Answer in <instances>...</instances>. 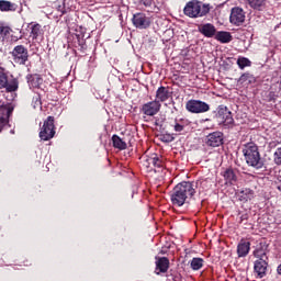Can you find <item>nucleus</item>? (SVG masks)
I'll return each mask as SVG.
<instances>
[{
  "label": "nucleus",
  "instance_id": "f257e3e1",
  "mask_svg": "<svg viewBox=\"0 0 281 281\" xmlns=\"http://www.w3.org/2000/svg\"><path fill=\"white\" fill-rule=\"evenodd\" d=\"M195 193L196 190L194 189V184H192L191 182L178 183L171 191V203L177 207H181L186 204V201H188V199H192Z\"/></svg>",
  "mask_w": 281,
  "mask_h": 281
},
{
  "label": "nucleus",
  "instance_id": "f03ea898",
  "mask_svg": "<svg viewBox=\"0 0 281 281\" xmlns=\"http://www.w3.org/2000/svg\"><path fill=\"white\" fill-rule=\"evenodd\" d=\"M243 154L246 159V162L248 166H251L252 168H256L259 170V168H262V159L260 158V151L258 150V145L254 142L245 143L243 145Z\"/></svg>",
  "mask_w": 281,
  "mask_h": 281
},
{
  "label": "nucleus",
  "instance_id": "7ed1b4c3",
  "mask_svg": "<svg viewBox=\"0 0 281 281\" xmlns=\"http://www.w3.org/2000/svg\"><path fill=\"white\" fill-rule=\"evenodd\" d=\"M183 12L186 16H189L190 19H199L210 14V4L192 0L186 4Z\"/></svg>",
  "mask_w": 281,
  "mask_h": 281
},
{
  "label": "nucleus",
  "instance_id": "20e7f679",
  "mask_svg": "<svg viewBox=\"0 0 281 281\" xmlns=\"http://www.w3.org/2000/svg\"><path fill=\"white\" fill-rule=\"evenodd\" d=\"M0 89H5L7 93L19 91V79L14 77L8 78L5 69L0 68Z\"/></svg>",
  "mask_w": 281,
  "mask_h": 281
},
{
  "label": "nucleus",
  "instance_id": "39448f33",
  "mask_svg": "<svg viewBox=\"0 0 281 281\" xmlns=\"http://www.w3.org/2000/svg\"><path fill=\"white\" fill-rule=\"evenodd\" d=\"M55 135L56 125H54V116H48L41 127L40 138L43 139V142H49V139L54 138Z\"/></svg>",
  "mask_w": 281,
  "mask_h": 281
},
{
  "label": "nucleus",
  "instance_id": "423d86ee",
  "mask_svg": "<svg viewBox=\"0 0 281 281\" xmlns=\"http://www.w3.org/2000/svg\"><path fill=\"white\" fill-rule=\"evenodd\" d=\"M186 109L189 113H207L210 111V104L201 100H189L186 103Z\"/></svg>",
  "mask_w": 281,
  "mask_h": 281
},
{
  "label": "nucleus",
  "instance_id": "0eeeda50",
  "mask_svg": "<svg viewBox=\"0 0 281 281\" xmlns=\"http://www.w3.org/2000/svg\"><path fill=\"white\" fill-rule=\"evenodd\" d=\"M217 122L223 124V126H234V117L232 116V112L227 109V106L220 105L217 110Z\"/></svg>",
  "mask_w": 281,
  "mask_h": 281
},
{
  "label": "nucleus",
  "instance_id": "6e6552de",
  "mask_svg": "<svg viewBox=\"0 0 281 281\" xmlns=\"http://www.w3.org/2000/svg\"><path fill=\"white\" fill-rule=\"evenodd\" d=\"M11 54L14 63H18V65H25L30 58L27 48H25L23 45L15 46Z\"/></svg>",
  "mask_w": 281,
  "mask_h": 281
},
{
  "label": "nucleus",
  "instance_id": "1a4fd4ad",
  "mask_svg": "<svg viewBox=\"0 0 281 281\" xmlns=\"http://www.w3.org/2000/svg\"><path fill=\"white\" fill-rule=\"evenodd\" d=\"M142 113H144V115H147L148 117H153L155 115H157V113H159V111H161V103H159V101H149L145 104H143L142 109H140Z\"/></svg>",
  "mask_w": 281,
  "mask_h": 281
},
{
  "label": "nucleus",
  "instance_id": "9d476101",
  "mask_svg": "<svg viewBox=\"0 0 281 281\" xmlns=\"http://www.w3.org/2000/svg\"><path fill=\"white\" fill-rule=\"evenodd\" d=\"M132 23L134 27L138 30H146L150 27V18L146 16L144 13H136L133 15Z\"/></svg>",
  "mask_w": 281,
  "mask_h": 281
},
{
  "label": "nucleus",
  "instance_id": "9b49d317",
  "mask_svg": "<svg viewBox=\"0 0 281 281\" xmlns=\"http://www.w3.org/2000/svg\"><path fill=\"white\" fill-rule=\"evenodd\" d=\"M233 25H243L245 23V11L241 8H233L229 16Z\"/></svg>",
  "mask_w": 281,
  "mask_h": 281
},
{
  "label": "nucleus",
  "instance_id": "f8f14e48",
  "mask_svg": "<svg viewBox=\"0 0 281 281\" xmlns=\"http://www.w3.org/2000/svg\"><path fill=\"white\" fill-rule=\"evenodd\" d=\"M206 144L212 148H216L223 144V134L221 132H214L206 136Z\"/></svg>",
  "mask_w": 281,
  "mask_h": 281
},
{
  "label": "nucleus",
  "instance_id": "ddd939ff",
  "mask_svg": "<svg viewBox=\"0 0 281 281\" xmlns=\"http://www.w3.org/2000/svg\"><path fill=\"white\" fill-rule=\"evenodd\" d=\"M267 267H269V263L265 260L255 261L254 271L257 273L258 278H265V276H267Z\"/></svg>",
  "mask_w": 281,
  "mask_h": 281
},
{
  "label": "nucleus",
  "instance_id": "4468645a",
  "mask_svg": "<svg viewBox=\"0 0 281 281\" xmlns=\"http://www.w3.org/2000/svg\"><path fill=\"white\" fill-rule=\"evenodd\" d=\"M199 32H201L206 38H212L216 36V27L210 23L200 25Z\"/></svg>",
  "mask_w": 281,
  "mask_h": 281
},
{
  "label": "nucleus",
  "instance_id": "2eb2a0df",
  "mask_svg": "<svg viewBox=\"0 0 281 281\" xmlns=\"http://www.w3.org/2000/svg\"><path fill=\"white\" fill-rule=\"evenodd\" d=\"M170 99V91L168 90V88L161 86L157 89L156 91V100L157 102H166V100Z\"/></svg>",
  "mask_w": 281,
  "mask_h": 281
},
{
  "label": "nucleus",
  "instance_id": "dca6fc26",
  "mask_svg": "<svg viewBox=\"0 0 281 281\" xmlns=\"http://www.w3.org/2000/svg\"><path fill=\"white\" fill-rule=\"evenodd\" d=\"M170 265V261L168 258L162 257L156 261V273L159 276L160 273H166L168 271V267Z\"/></svg>",
  "mask_w": 281,
  "mask_h": 281
},
{
  "label": "nucleus",
  "instance_id": "f3484780",
  "mask_svg": "<svg viewBox=\"0 0 281 281\" xmlns=\"http://www.w3.org/2000/svg\"><path fill=\"white\" fill-rule=\"evenodd\" d=\"M30 30H31L30 37L33 41H36V38H38L41 36V34H43V27L38 23H31Z\"/></svg>",
  "mask_w": 281,
  "mask_h": 281
},
{
  "label": "nucleus",
  "instance_id": "a211bd4d",
  "mask_svg": "<svg viewBox=\"0 0 281 281\" xmlns=\"http://www.w3.org/2000/svg\"><path fill=\"white\" fill-rule=\"evenodd\" d=\"M215 41H218L220 43H232L233 37H232V33L227 32V31H220L217 33H215Z\"/></svg>",
  "mask_w": 281,
  "mask_h": 281
},
{
  "label": "nucleus",
  "instance_id": "6ab92c4d",
  "mask_svg": "<svg viewBox=\"0 0 281 281\" xmlns=\"http://www.w3.org/2000/svg\"><path fill=\"white\" fill-rule=\"evenodd\" d=\"M16 3L8 0H0V11L1 12H16Z\"/></svg>",
  "mask_w": 281,
  "mask_h": 281
},
{
  "label": "nucleus",
  "instance_id": "aec40b11",
  "mask_svg": "<svg viewBox=\"0 0 281 281\" xmlns=\"http://www.w3.org/2000/svg\"><path fill=\"white\" fill-rule=\"evenodd\" d=\"M269 254V250H267V248L263 247H259L257 249L254 250V256L255 258H258L257 260H269V257L267 256Z\"/></svg>",
  "mask_w": 281,
  "mask_h": 281
},
{
  "label": "nucleus",
  "instance_id": "412c9836",
  "mask_svg": "<svg viewBox=\"0 0 281 281\" xmlns=\"http://www.w3.org/2000/svg\"><path fill=\"white\" fill-rule=\"evenodd\" d=\"M112 144H113V147L117 148L119 150H126V142H124L117 135L112 136Z\"/></svg>",
  "mask_w": 281,
  "mask_h": 281
},
{
  "label": "nucleus",
  "instance_id": "4be33fe9",
  "mask_svg": "<svg viewBox=\"0 0 281 281\" xmlns=\"http://www.w3.org/2000/svg\"><path fill=\"white\" fill-rule=\"evenodd\" d=\"M143 159H144V166L153 170V168H155V161H157V154H151L150 156H144Z\"/></svg>",
  "mask_w": 281,
  "mask_h": 281
},
{
  "label": "nucleus",
  "instance_id": "5701e85b",
  "mask_svg": "<svg viewBox=\"0 0 281 281\" xmlns=\"http://www.w3.org/2000/svg\"><path fill=\"white\" fill-rule=\"evenodd\" d=\"M254 199V191L251 189H245L239 193L240 201H251Z\"/></svg>",
  "mask_w": 281,
  "mask_h": 281
},
{
  "label": "nucleus",
  "instance_id": "b1692460",
  "mask_svg": "<svg viewBox=\"0 0 281 281\" xmlns=\"http://www.w3.org/2000/svg\"><path fill=\"white\" fill-rule=\"evenodd\" d=\"M224 179L227 181V183H236V173H234V170L227 169L224 172Z\"/></svg>",
  "mask_w": 281,
  "mask_h": 281
},
{
  "label": "nucleus",
  "instance_id": "393cba45",
  "mask_svg": "<svg viewBox=\"0 0 281 281\" xmlns=\"http://www.w3.org/2000/svg\"><path fill=\"white\" fill-rule=\"evenodd\" d=\"M237 65L239 69H245V67H251V60L247 57H238Z\"/></svg>",
  "mask_w": 281,
  "mask_h": 281
},
{
  "label": "nucleus",
  "instance_id": "a878e982",
  "mask_svg": "<svg viewBox=\"0 0 281 281\" xmlns=\"http://www.w3.org/2000/svg\"><path fill=\"white\" fill-rule=\"evenodd\" d=\"M202 267H203L202 258H193L191 260V269H193V271H199V269H201Z\"/></svg>",
  "mask_w": 281,
  "mask_h": 281
},
{
  "label": "nucleus",
  "instance_id": "bb28decb",
  "mask_svg": "<svg viewBox=\"0 0 281 281\" xmlns=\"http://www.w3.org/2000/svg\"><path fill=\"white\" fill-rule=\"evenodd\" d=\"M250 8L254 10H260L267 0H247Z\"/></svg>",
  "mask_w": 281,
  "mask_h": 281
},
{
  "label": "nucleus",
  "instance_id": "cd10ccee",
  "mask_svg": "<svg viewBox=\"0 0 281 281\" xmlns=\"http://www.w3.org/2000/svg\"><path fill=\"white\" fill-rule=\"evenodd\" d=\"M158 168V169H157ZM164 168V160L156 154V161L154 164V172H159Z\"/></svg>",
  "mask_w": 281,
  "mask_h": 281
},
{
  "label": "nucleus",
  "instance_id": "c85d7f7f",
  "mask_svg": "<svg viewBox=\"0 0 281 281\" xmlns=\"http://www.w3.org/2000/svg\"><path fill=\"white\" fill-rule=\"evenodd\" d=\"M249 247H237L238 258H245L249 255Z\"/></svg>",
  "mask_w": 281,
  "mask_h": 281
},
{
  "label": "nucleus",
  "instance_id": "c756f323",
  "mask_svg": "<svg viewBox=\"0 0 281 281\" xmlns=\"http://www.w3.org/2000/svg\"><path fill=\"white\" fill-rule=\"evenodd\" d=\"M273 162L276 166H281V147H278L273 154Z\"/></svg>",
  "mask_w": 281,
  "mask_h": 281
},
{
  "label": "nucleus",
  "instance_id": "7c9ffc66",
  "mask_svg": "<svg viewBox=\"0 0 281 281\" xmlns=\"http://www.w3.org/2000/svg\"><path fill=\"white\" fill-rule=\"evenodd\" d=\"M41 82H43V78H41L38 75H34L30 81V85L36 88L41 86Z\"/></svg>",
  "mask_w": 281,
  "mask_h": 281
},
{
  "label": "nucleus",
  "instance_id": "2f4dec72",
  "mask_svg": "<svg viewBox=\"0 0 281 281\" xmlns=\"http://www.w3.org/2000/svg\"><path fill=\"white\" fill-rule=\"evenodd\" d=\"M56 11L58 12V14L60 16H63L64 14H66L67 9L65 8V2H58V4L56 5Z\"/></svg>",
  "mask_w": 281,
  "mask_h": 281
},
{
  "label": "nucleus",
  "instance_id": "473e14b6",
  "mask_svg": "<svg viewBox=\"0 0 281 281\" xmlns=\"http://www.w3.org/2000/svg\"><path fill=\"white\" fill-rule=\"evenodd\" d=\"M238 247H251V243L247 239H243L239 244Z\"/></svg>",
  "mask_w": 281,
  "mask_h": 281
},
{
  "label": "nucleus",
  "instance_id": "72a5a7b5",
  "mask_svg": "<svg viewBox=\"0 0 281 281\" xmlns=\"http://www.w3.org/2000/svg\"><path fill=\"white\" fill-rule=\"evenodd\" d=\"M176 133H181V131H183V125L176 123L173 126Z\"/></svg>",
  "mask_w": 281,
  "mask_h": 281
},
{
  "label": "nucleus",
  "instance_id": "f704fd0d",
  "mask_svg": "<svg viewBox=\"0 0 281 281\" xmlns=\"http://www.w3.org/2000/svg\"><path fill=\"white\" fill-rule=\"evenodd\" d=\"M248 76H249V75L244 74V75H241V77H240V79H239V80H241V81H243V80L247 79V78H248Z\"/></svg>",
  "mask_w": 281,
  "mask_h": 281
},
{
  "label": "nucleus",
  "instance_id": "c9c22d12",
  "mask_svg": "<svg viewBox=\"0 0 281 281\" xmlns=\"http://www.w3.org/2000/svg\"><path fill=\"white\" fill-rule=\"evenodd\" d=\"M243 221H247V215L245 214V215H241V217H240V223H243Z\"/></svg>",
  "mask_w": 281,
  "mask_h": 281
},
{
  "label": "nucleus",
  "instance_id": "e433bc0d",
  "mask_svg": "<svg viewBox=\"0 0 281 281\" xmlns=\"http://www.w3.org/2000/svg\"><path fill=\"white\" fill-rule=\"evenodd\" d=\"M277 271H278L279 276H281V263H280L279 267L277 268Z\"/></svg>",
  "mask_w": 281,
  "mask_h": 281
},
{
  "label": "nucleus",
  "instance_id": "4c0bfd02",
  "mask_svg": "<svg viewBox=\"0 0 281 281\" xmlns=\"http://www.w3.org/2000/svg\"><path fill=\"white\" fill-rule=\"evenodd\" d=\"M1 32H3V27L0 26V34H1Z\"/></svg>",
  "mask_w": 281,
  "mask_h": 281
}]
</instances>
